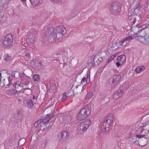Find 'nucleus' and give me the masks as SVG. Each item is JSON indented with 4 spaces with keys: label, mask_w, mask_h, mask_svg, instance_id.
I'll return each mask as SVG.
<instances>
[{
    "label": "nucleus",
    "mask_w": 149,
    "mask_h": 149,
    "mask_svg": "<svg viewBox=\"0 0 149 149\" xmlns=\"http://www.w3.org/2000/svg\"><path fill=\"white\" fill-rule=\"evenodd\" d=\"M25 56L26 57H28L29 58H30L31 56L30 55V54L29 52H26L25 54Z\"/></svg>",
    "instance_id": "nucleus-43"
},
{
    "label": "nucleus",
    "mask_w": 149,
    "mask_h": 149,
    "mask_svg": "<svg viewBox=\"0 0 149 149\" xmlns=\"http://www.w3.org/2000/svg\"><path fill=\"white\" fill-rule=\"evenodd\" d=\"M114 58H115V56H111L108 59L107 62V63H109Z\"/></svg>",
    "instance_id": "nucleus-36"
},
{
    "label": "nucleus",
    "mask_w": 149,
    "mask_h": 149,
    "mask_svg": "<svg viewBox=\"0 0 149 149\" xmlns=\"http://www.w3.org/2000/svg\"><path fill=\"white\" fill-rule=\"evenodd\" d=\"M128 16H129L128 19L129 20H131L132 19H133V17H132V16H130V15H129V14L128 15Z\"/></svg>",
    "instance_id": "nucleus-47"
},
{
    "label": "nucleus",
    "mask_w": 149,
    "mask_h": 149,
    "mask_svg": "<svg viewBox=\"0 0 149 149\" xmlns=\"http://www.w3.org/2000/svg\"><path fill=\"white\" fill-rule=\"evenodd\" d=\"M112 77L116 81V82L119 81L121 78V76L119 75H115Z\"/></svg>",
    "instance_id": "nucleus-23"
},
{
    "label": "nucleus",
    "mask_w": 149,
    "mask_h": 149,
    "mask_svg": "<svg viewBox=\"0 0 149 149\" xmlns=\"http://www.w3.org/2000/svg\"><path fill=\"white\" fill-rule=\"evenodd\" d=\"M135 1H139V0H134Z\"/></svg>",
    "instance_id": "nucleus-60"
},
{
    "label": "nucleus",
    "mask_w": 149,
    "mask_h": 149,
    "mask_svg": "<svg viewBox=\"0 0 149 149\" xmlns=\"http://www.w3.org/2000/svg\"><path fill=\"white\" fill-rule=\"evenodd\" d=\"M136 28L137 29H138V32H141V31L142 30V29H140L142 28V27L140 26V25L139 24H137L136 25Z\"/></svg>",
    "instance_id": "nucleus-37"
},
{
    "label": "nucleus",
    "mask_w": 149,
    "mask_h": 149,
    "mask_svg": "<svg viewBox=\"0 0 149 149\" xmlns=\"http://www.w3.org/2000/svg\"><path fill=\"white\" fill-rule=\"evenodd\" d=\"M132 36H129L128 37L126 38L125 39V44H126L127 43V41L129 42L132 40Z\"/></svg>",
    "instance_id": "nucleus-33"
},
{
    "label": "nucleus",
    "mask_w": 149,
    "mask_h": 149,
    "mask_svg": "<svg viewBox=\"0 0 149 149\" xmlns=\"http://www.w3.org/2000/svg\"><path fill=\"white\" fill-rule=\"evenodd\" d=\"M83 87L80 85H77L76 86L75 90L77 93H79L82 90Z\"/></svg>",
    "instance_id": "nucleus-21"
},
{
    "label": "nucleus",
    "mask_w": 149,
    "mask_h": 149,
    "mask_svg": "<svg viewBox=\"0 0 149 149\" xmlns=\"http://www.w3.org/2000/svg\"><path fill=\"white\" fill-rule=\"evenodd\" d=\"M33 79L35 81H39L40 79L39 76L38 74H35L33 77Z\"/></svg>",
    "instance_id": "nucleus-29"
},
{
    "label": "nucleus",
    "mask_w": 149,
    "mask_h": 149,
    "mask_svg": "<svg viewBox=\"0 0 149 149\" xmlns=\"http://www.w3.org/2000/svg\"><path fill=\"white\" fill-rule=\"evenodd\" d=\"M117 60L118 62H120L123 64L125 61V56L124 54L118 56Z\"/></svg>",
    "instance_id": "nucleus-14"
},
{
    "label": "nucleus",
    "mask_w": 149,
    "mask_h": 149,
    "mask_svg": "<svg viewBox=\"0 0 149 149\" xmlns=\"http://www.w3.org/2000/svg\"><path fill=\"white\" fill-rule=\"evenodd\" d=\"M87 84H88L89 83H88V81H87Z\"/></svg>",
    "instance_id": "nucleus-59"
},
{
    "label": "nucleus",
    "mask_w": 149,
    "mask_h": 149,
    "mask_svg": "<svg viewBox=\"0 0 149 149\" xmlns=\"http://www.w3.org/2000/svg\"><path fill=\"white\" fill-rule=\"evenodd\" d=\"M148 141V139L145 136L139 138L138 144L140 146H143L146 145Z\"/></svg>",
    "instance_id": "nucleus-12"
},
{
    "label": "nucleus",
    "mask_w": 149,
    "mask_h": 149,
    "mask_svg": "<svg viewBox=\"0 0 149 149\" xmlns=\"http://www.w3.org/2000/svg\"><path fill=\"white\" fill-rule=\"evenodd\" d=\"M13 36L11 34H7L6 35L2 40V44L4 47L10 46L13 44Z\"/></svg>",
    "instance_id": "nucleus-4"
},
{
    "label": "nucleus",
    "mask_w": 149,
    "mask_h": 149,
    "mask_svg": "<svg viewBox=\"0 0 149 149\" xmlns=\"http://www.w3.org/2000/svg\"><path fill=\"white\" fill-rule=\"evenodd\" d=\"M146 136L145 135L137 134L136 135H133L130 137V141L135 143L138 144L139 138L143 137Z\"/></svg>",
    "instance_id": "nucleus-9"
},
{
    "label": "nucleus",
    "mask_w": 149,
    "mask_h": 149,
    "mask_svg": "<svg viewBox=\"0 0 149 149\" xmlns=\"http://www.w3.org/2000/svg\"><path fill=\"white\" fill-rule=\"evenodd\" d=\"M125 42V40L124 39L123 40H122L120 42L119 44V45H120V46H122L123 45L124 43Z\"/></svg>",
    "instance_id": "nucleus-39"
},
{
    "label": "nucleus",
    "mask_w": 149,
    "mask_h": 149,
    "mask_svg": "<svg viewBox=\"0 0 149 149\" xmlns=\"http://www.w3.org/2000/svg\"><path fill=\"white\" fill-rule=\"evenodd\" d=\"M21 0L22 1H26V0Z\"/></svg>",
    "instance_id": "nucleus-57"
},
{
    "label": "nucleus",
    "mask_w": 149,
    "mask_h": 149,
    "mask_svg": "<svg viewBox=\"0 0 149 149\" xmlns=\"http://www.w3.org/2000/svg\"><path fill=\"white\" fill-rule=\"evenodd\" d=\"M60 54V53L59 54Z\"/></svg>",
    "instance_id": "nucleus-62"
},
{
    "label": "nucleus",
    "mask_w": 149,
    "mask_h": 149,
    "mask_svg": "<svg viewBox=\"0 0 149 149\" xmlns=\"http://www.w3.org/2000/svg\"><path fill=\"white\" fill-rule=\"evenodd\" d=\"M122 8V5L117 2H113L111 4L110 9L111 13L112 14L118 13L120 11Z\"/></svg>",
    "instance_id": "nucleus-5"
},
{
    "label": "nucleus",
    "mask_w": 149,
    "mask_h": 149,
    "mask_svg": "<svg viewBox=\"0 0 149 149\" xmlns=\"http://www.w3.org/2000/svg\"><path fill=\"white\" fill-rule=\"evenodd\" d=\"M139 37L141 38V40H140V41L141 43H142V42L143 43V41H144L145 38L144 37H143L141 36V37Z\"/></svg>",
    "instance_id": "nucleus-40"
},
{
    "label": "nucleus",
    "mask_w": 149,
    "mask_h": 149,
    "mask_svg": "<svg viewBox=\"0 0 149 149\" xmlns=\"http://www.w3.org/2000/svg\"><path fill=\"white\" fill-rule=\"evenodd\" d=\"M145 127H148V128L149 129H147V128H146V129H145V130H147V131L148 132V130H149V125H148V126H146ZM144 130V129H143V130Z\"/></svg>",
    "instance_id": "nucleus-52"
},
{
    "label": "nucleus",
    "mask_w": 149,
    "mask_h": 149,
    "mask_svg": "<svg viewBox=\"0 0 149 149\" xmlns=\"http://www.w3.org/2000/svg\"><path fill=\"white\" fill-rule=\"evenodd\" d=\"M113 119L112 114H110L105 118L101 127L102 132L105 133L109 130Z\"/></svg>",
    "instance_id": "nucleus-2"
},
{
    "label": "nucleus",
    "mask_w": 149,
    "mask_h": 149,
    "mask_svg": "<svg viewBox=\"0 0 149 149\" xmlns=\"http://www.w3.org/2000/svg\"><path fill=\"white\" fill-rule=\"evenodd\" d=\"M139 37H141V36H139L138 37V38L136 39V40H139L140 41V40H141V38H140Z\"/></svg>",
    "instance_id": "nucleus-53"
},
{
    "label": "nucleus",
    "mask_w": 149,
    "mask_h": 149,
    "mask_svg": "<svg viewBox=\"0 0 149 149\" xmlns=\"http://www.w3.org/2000/svg\"><path fill=\"white\" fill-rule=\"evenodd\" d=\"M133 24H132V26H133Z\"/></svg>",
    "instance_id": "nucleus-63"
},
{
    "label": "nucleus",
    "mask_w": 149,
    "mask_h": 149,
    "mask_svg": "<svg viewBox=\"0 0 149 149\" xmlns=\"http://www.w3.org/2000/svg\"><path fill=\"white\" fill-rule=\"evenodd\" d=\"M123 91L121 90H118L113 94V98L115 100H117L121 97L123 95Z\"/></svg>",
    "instance_id": "nucleus-10"
},
{
    "label": "nucleus",
    "mask_w": 149,
    "mask_h": 149,
    "mask_svg": "<svg viewBox=\"0 0 149 149\" xmlns=\"http://www.w3.org/2000/svg\"><path fill=\"white\" fill-rule=\"evenodd\" d=\"M27 104L30 108H32L33 106V104L32 102V100L31 99L27 100L26 102Z\"/></svg>",
    "instance_id": "nucleus-20"
},
{
    "label": "nucleus",
    "mask_w": 149,
    "mask_h": 149,
    "mask_svg": "<svg viewBox=\"0 0 149 149\" xmlns=\"http://www.w3.org/2000/svg\"><path fill=\"white\" fill-rule=\"evenodd\" d=\"M40 130L42 131L45 130L47 129V127H49L48 124H45L43 122L40 123Z\"/></svg>",
    "instance_id": "nucleus-15"
},
{
    "label": "nucleus",
    "mask_w": 149,
    "mask_h": 149,
    "mask_svg": "<svg viewBox=\"0 0 149 149\" xmlns=\"http://www.w3.org/2000/svg\"><path fill=\"white\" fill-rule=\"evenodd\" d=\"M30 84L31 85H30V84H29V86L28 85V86H27L26 88L27 89H30L32 86V83H31Z\"/></svg>",
    "instance_id": "nucleus-41"
},
{
    "label": "nucleus",
    "mask_w": 149,
    "mask_h": 149,
    "mask_svg": "<svg viewBox=\"0 0 149 149\" xmlns=\"http://www.w3.org/2000/svg\"><path fill=\"white\" fill-rule=\"evenodd\" d=\"M31 4L34 6H36L40 3H42V0H29Z\"/></svg>",
    "instance_id": "nucleus-18"
},
{
    "label": "nucleus",
    "mask_w": 149,
    "mask_h": 149,
    "mask_svg": "<svg viewBox=\"0 0 149 149\" xmlns=\"http://www.w3.org/2000/svg\"><path fill=\"white\" fill-rule=\"evenodd\" d=\"M66 32V30L64 26H51L47 29L44 38L49 41L58 40L61 38Z\"/></svg>",
    "instance_id": "nucleus-1"
},
{
    "label": "nucleus",
    "mask_w": 149,
    "mask_h": 149,
    "mask_svg": "<svg viewBox=\"0 0 149 149\" xmlns=\"http://www.w3.org/2000/svg\"><path fill=\"white\" fill-rule=\"evenodd\" d=\"M22 115L20 111H17L16 114H15V117L17 119H20L22 118Z\"/></svg>",
    "instance_id": "nucleus-24"
},
{
    "label": "nucleus",
    "mask_w": 149,
    "mask_h": 149,
    "mask_svg": "<svg viewBox=\"0 0 149 149\" xmlns=\"http://www.w3.org/2000/svg\"><path fill=\"white\" fill-rule=\"evenodd\" d=\"M30 84V83L29 82H27L26 84H24V85L25 86L26 88L28 86L29 84Z\"/></svg>",
    "instance_id": "nucleus-50"
},
{
    "label": "nucleus",
    "mask_w": 149,
    "mask_h": 149,
    "mask_svg": "<svg viewBox=\"0 0 149 149\" xmlns=\"http://www.w3.org/2000/svg\"><path fill=\"white\" fill-rule=\"evenodd\" d=\"M103 61V58L102 57H100L96 61V62L98 64H99Z\"/></svg>",
    "instance_id": "nucleus-35"
},
{
    "label": "nucleus",
    "mask_w": 149,
    "mask_h": 149,
    "mask_svg": "<svg viewBox=\"0 0 149 149\" xmlns=\"http://www.w3.org/2000/svg\"><path fill=\"white\" fill-rule=\"evenodd\" d=\"M48 116H47L44 118L43 119H40V120H41V122H43V123L45 124H48L47 123L48 122L50 119L52 117H54L55 115V114L54 113L53 111L52 113V114H48Z\"/></svg>",
    "instance_id": "nucleus-11"
},
{
    "label": "nucleus",
    "mask_w": 149,
    "mask_h": 149,
    "mask_svg": "<svg viewBox=\"0 0 149 149\" xmlns=\"http://www.w3.org/2000/svg\"><path fill=\"white\" fill-rule=\"evenodd\" d=\"M73 87H74V85H73V86H72V88H73Z\"/></svg>",
    "instance_id": "nucleus-58"
},
{
    "label": "nucleus",
    "mask_w": 149,
    "mask_h": 149,
    "mask_svg": "<svg viewBox=\"0 0 149 149\" xmlns=\"http://www.w3.org/2000/svg\"><path fill=\"white\" fill-rule=\"evenodd\" d=\"M67 112H64L63 113H61V115H62V114L63 115H64L65 116H66L68 115V113H67Z\"/></svg>",
    "instance_id": "nucleus-51"
},
{
    "label": "nucleus",
    "mask_w": 149,
    "mask_h": 149,
    "mask_svg": "<svg viewBox=\"0 0 149 149\" xmlns=\"http://www.w3.org/2000/svg\"><path fill=\"white\" fill-rule=\"evenodd\" d=\"M91 123L90 119H87L83 122L81 123L78 126V129L79 130L85 131L87 129Z\"/></svg>",
    "instance_id": "nucleus-6"
},
{
    "label": "nucleus",
    "mask_w": 149,
    "mask_h": 149,
    "mask_svg": "<svg viewBox=\"0 0 149 149\" xmlns=\"http://www.w3.org/2000/svg\"><path fill=\"white\" fill-rule=\"evenodd\" d=\"M91 106L87 104L80 111L77 116L78 120H82L86 118L90 114Z\"/></svg>",
    "instance_id": "nucleus-3"
},
{
    "label": "nucleus",
    "mask_w": 149,
    "mask_h": 149,
    "mask_svg": "<svg viewBox=\"0 0 149 149\" xmlns=\"http://www.w3.org/2000/svg\"><path fill=\"white\" fill-rule=\"evenodd\" d=\"M90 72L89 70H88L87 71L86 73V84H88L87 81H88V83H89L90 81Z\"/></svg>",
    "instance_id": "nucleus-26"
},
{
    "label": "nucleus",
    "mask_w": 149,
    "mask_h": 149,
    "mask_svg": "<svg viewBox=\"0 0 149 149\" xmlns=\"http://www.w3.org/2000/svg\"><path fill=\"white\" fill-rule=\"evenodd\" d=\"M129 83L128 82H125L122 85V88L123 90H125L129 86Z\"/></svg>",
    "instance_id": "nucleus-27"
},
{
    "label": "nucleus",
    "mask_w": 149,
    "mask_h": 149,
    "mask_svg": "<svg viewBox=\"0 0 149 149\" xmlns=\"http://www.w3.org/2000/svg\"><path fill=\"white\" fill-rule=\"evenodd\" d=\"M85 79H86V77H83V78L82 79L81 81V83H82L84 81H85Z\"/></svg>",
    "instance_id": "nucleus-46"
},
{
    "label": "nucleus",
    "mask_w": 149,
    "mask_h": 149,
    "mask_svg": "<svg viewBox=\"0 0 149 149\" xmlns=\"http://www.w3.org/2000/svg\"><path fill=\"white\" fill-rule=\"evenodd\" d=\"M25 140L24 139H22L19 140L18 144L20 146L23 145L25 143Z\"/></svg>",
    "instance_id": "nucleus-30"
},
{
    "label": "nucleus",
    "mask_w": 149,
    "mask_h": 149,
    "mask_svg": "<svg viewBox=\"0 0 149 149\" xmlns=\"http://www.w3.org/2000/svg\"><path fill=\"white\" fill-rule=\"evenodd\" d=\"M120 62H118L116 63V65L118 67L120 66L121 65H122V64H121L120 63Z\"/></svg>",
    "instance_id": "nucleus-44"
},
{
    "label": "nucleus",
    "mask_w": 149,
    "mask_h": 149,
    "mask_svg": "<svg viewBox=\"0 0 149 149\" xmlns=\"http://www.w3.org/2000/svg\"><path fill=\"white\" fill-rule=\"evenodd\" d=\"M20 85L21 84H20L15 83V84H14L13 85V86L15 87L16 88H18L19 86L21 87Z\"/></svg>",
    "instance_id": "nucleus-38"
},
{
    "label": "nucleus",
    "mask_w": 149,
    "mask_h": 149,
    "mask_svg": "<svg viewBox=\"0 0 149 149\" xmlns=\"http://www.w3.org/2000/svg\"><path fill=\"white\" fill-rule=\"evenodd\" d=\"M94 59H93V61H94Z\"/></svg>",
    "instance_id": "nucleus-61"
},
{
    "label": "nucleus",
    "mask_w": 149,
    "mask_h": 149,
    "mask_svg": "<svg viewBox=\"0 0 149 149\" xmlns=\"http://www.w3.org/2000/svg\"><path fill=\"white\" fill-rule=\"evenodd\" d=\"M139 36H138V33H136L134 35V38H136H136H138V37Z\"/></svg>",
    "instance_id": "nucleus-48"
},
{
    "label": "nucleus",
    "mask_w": 149,
    "mask_h": 149,
    "mask_svg": "<svg viewBox=\"0 0 149 149\" xmlns=\"http://www.w3.org/2000/svg\"><path fill=\"white\" fill-rule=\"evenodd\" d=\"M9 91L10 93H13V94H18L20 93V91H17L13 89H10Z\"/></svg>",
    "instance_id": "nucleus-31"
},
{
    "label": "nucleus",
    "mask_w": 149,
    "mask_h": 149,
    "mask_svg": "<svg viewBox=\"0 0 149 149\" xmlns=\"http://www.w3.org/2000/svg\"><path fill=\"white\" fill-rule=\"evenodd\" d=\"M117 55V54H115L113 55L112 56H115V57Z\"/></svg>",
    "instance_id": "nucleus-55"
},
{
    "label": "nucleus",
    "mask_w": 149,
    "mask_h": 149,
    "mask_svg": "<svg viewBox=\"0 0 149 149\" xmlns=\"http://www.w3.org/2000/svg\"><path fill=\"white\" fill-rule=\"evenodd\" d=\"M145 67L143 66L137 67L135 70V72L137 73H139L143 71L145 69Z\"/></svg>",
    "instance_id": "nucleus-16"
},
{
    "label": "nucleus",
    "mask_w": 149,
    "mask_h": 149,
    "mask_svg": "<svg viewBox=\"0 0 149 149\" xmlns=\"http://www.w3.org/2000/svg\"><path fill=\"white\" fill-rule=\"evenodd\" d=\"M135 15H134V16L133 17V20L132 21L133 23L134 24L135 22L136 21V17H134Z\"/></svg>",
    "instance_id": "nucleus-42"
},
{
    "label": "nucleus",
    "mask_w": 149,
    "mask_h": 149,
    "mask_svg": "<svg viewBox=\"0 0 149 149\" xmlns=\"http://www.w3.org/2000/svg\"><path fill=\"white\" fill-rule=\"evenodd\" d=\"M52 123H53V122H52Z\"/></svg>",
    "instance_id": "nucleus-64"
},
{
    "label": "nucleus",
    "mask_w": 149,
    "mask_h": 149,
    "mask_svg": "<svg viewBox=\"0 0 149 149\" xmlns=\"http://www.w3.org/2000/svg\"><path fill=\"white\" fill-rule=\"evenodd\" d=\"M141 8V6L139 4L134 10V12L136 14H135L136 16H137V14H139L140 13Z\"/></svg>",
    "instance_id": "nucleus-17"
},
{
    "label": "nucleus",
    "mask_w": 149,
    "mask_h": 149,
    "mask_svg": "<svg viewBox=\"0 0 149 149\" xmlns=\"http://www.w3.org/2000/svg\"><path fill=\"white\" fill-rule=\"evenodd\" d=\"M8 80H7L6 81H5V79H4L3 81H1V79L0 80V86L1 87H4L6 88L7 87V86H9V85L10 84V81L9 79H8Z\"/></svg>",
    "instance_id": "nucleus-13"
},
{
    "label": "nucleus",
    "mask_w": 149,
    "mask_h": 149,
    "mask_svg": "<svg viewBox=\"0 0 149 149\" xmlns=\"http://www.w3.org/2000/svg\"><path fill=\"white\" fill-rule=\"evenodd\" d=\"M143 43L146 45H149V37L147 38H145L144 41H143Z\"/></svg>",
    "instance_id": "nucleus-34"
},
{
    "label": "nucleus",
    "mask_w": 149,
    "mask_h": 149,
    "mask_svg": "<svg viewBox=\"0 0 149 149\" xmlns=\"http://www.w3.org/2000/svg\"><path fill=\"white\" fill-rule=\"evenodd\" d=\"M34 146H29V148L28 149H34Z\"/></svg>",
    "instance_id": "nucleus-49"
},
{
    "label": "nucleus",
    "mask_w": 149,
    "mask_h": 149,
    "mask_svg": "<svg viewBox=\"0 0 149 149\" xmlns=\"http://www.w3.org/2000/svg\"><path fill=\"white\" fill-rule=\"evenodd\" d=\"M109 83L111 85H114L116 84V81L112 77L110 78L109 80Z\"/></svg>",
    "instance_id": "nucleus-25"
},
{
    "label": "nucleus",
    "mask_w": 149,
    "mask_h": 149,
    "mask_svg": "<svg viewBox=\"0 0 149 149\" xmlns=\"http://www.w3.org/2000/svg\"><path fill=\"white\" fill-rule=\"evenodd\" d=\"M38 98V96H35L34 95L33 96V100H36Z\"/></svg>",
    "instance_id": "nucleus-45"
},
{
    "label": "nucleus",
    "mask_w": 149,
    "mask_h": 149,
    "mask_svg": "<svg viewBox=\"0 0 149 149\" xmlns=\"http://www.w3.org/2000/svg\"><path fill=\"white\" fill-rule=\"evenodd\" d=\"M93 95V93L92 92H90L88 93L86 95L85 100H89L92 97Z\"/></svg>",
    "instance_id": "nucleus-22"
},
{
    "label": "nucleus",
    "mask_w": 149,
    "mask_h": 149,
    "mask_svg": "<svg viewBox=\"0 0 149 149\" xmlns=\"http://www.w3.org/2000/svg\"><path fill=\"white\" fill-rule=\"evenodd\" d=\"M36 40V34L33 31L29 33L27 36L26 42L29 43L33 44Z\"/></svg>",
    "instance_id": "nucleus-8"
},
{
    "label": "nucleus",
    "mask_w": 149,
    "mask_h": 149,
    "mask_svg": "<svg viewBox=\"0 0 149 149\" xmlns=\"http://www.w3.org/2000/svg\"><path fill=\"white\" fill-rule=\"evenodd\" d=\"M12 76H15V74L14 73H13L11 75Z\"/></svg>",
    "instance_id": "nucleus-54"
},
{
    "label": "nucleus",
    "mask_w": 149,
    "mask_h": 149,
    "mask_svg": "<svg viewBox=\"0 0 149 149\" xmlns=\"http://www.w3.org/2000/svg\"><path fill=\"white\" fill-rule=\"evenodd\" d=\"M58 140L60 142H63L65 141L69 137V134L68 132L65 131L60 132L58 134Z\"/></svg>",
    "instance_id": "nucleus-7"
},
{
    "label": "nucleus",
    "mask_w": 149,
    "mask_h": 149,
    "mask_svg": "<svg viewBox=\"0 0 149 149\" xmlns=\"http://www.w3.org/2000/svg\"><path fill=\"white\" fill-rule=\"evenodd\" d=\"M41 120H38L34 124V126L35 127H37L38 126L40 125V123L41 122Z\"/></svg>",
    "instance_id": "nucleus-32"
},
{
    "label": "nucleus",
    "mask_w": 149,
    "mask_h": 149,
    "mask_svg": "<svg viewBox=\"0 0 149 149\" xmlns=\"http://www.w3.org/2000/svg\"><path fill=\"white\" fill-rule=\"evenodd\" d=\"M11 59V57L9 56L8 54H6L4 57V59L6 61H10Z\"/></svg>",
    "instance_id": "nucleus-28"
},
{
    "label": "nucleus",
    "mask_w": 149,
    "mask_h": 149,
    "mask_svg": "<svg viewBox=\"0 0 149 149\" xmlns=\"http://www.w3.org/2000/svg\"><path fill=\"white\" fill-rule=\"evenodd\" d=\"M39 64L41 65V62H38Z\"/></svg>",
    "instance_id": "nucleus-56"
},
{
    "label": "nucleus",
    "mask_w": 149,
    "mask_h": 149,
    "mask_svg": "<svg viewBox=\"0 0 149 149\" xmlns=\"http://www.w3.org/2000/svg\"><path fill=\"white\" fill-rule=\"evenodd\" d=\"M70 95L68 93H65L63 95L62 98V100L63 102H64L67 99L68 97L70 96Z\"/></svg>",
    "instance_id": "nucleus-19"
}]
</instances>
